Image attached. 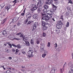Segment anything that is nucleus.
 Segmentation results:
<instances>
[{
    "label": "nucleus",
    "instance_id": "f257e3e1",
    "mask_svg": "<svg viewBox=\"0 0 73 73\" xmlns=\"http://www.w3.org/2000/svg\"><path fill=\"white\" fill-rule=\"evenodd\" d=\"M46 13L47 14L44 13V14H42V15L43 18L45 19L46 22H48L50 18H52V16L53 15V12L50 10H48L47 11Z\"/></svg>",
    "mask_w": 73,
    "mask_h": 73
},
{
    "label": "nucleus",
    "instance_id": "f03ea898",
    "mask_svg": "<svg viewBox=\"0 0 73 73\" xmlns=\"http://www.w3.org/2000/svg\"><path fill=\"white\" fill-rule=\"evenodd\" d=\"M38 2L37 3V5H32V8L31 9L32 11H35V10H36L38 8V5L42 4L43 3H44V1H41V0H38Z\"/></svg>",
    "mask_w": 73,
    "mask_h": 73
},
{
    "label": "nucleus",
    "instance_id": "7ed1b4c3",
    "mask_svg": "<svg viewBox=\"0 0 73 73\" xmlns=\"http://www.w3.org/2000/svg\"><path fill=\"white\" fill-rule=\"evenodd\" d=\"M33 52H34V51L33 50H29L26 54V55L29 58H31V57H33Z\"/></svg>",
    "mask_w": 73,
    "mask_h": 73
},
{
    "label": "nucleus",
    "instance_id": "20e7f679",
    "mask_svg": "<svg viewBox=\"0 0 73 73\" xmlns=\"http://www.w3.org/2000/svg\"><path fill=\"white\" fill-rule=\"evenodd\" d=\"M68 65L70 67V68L71 70V71H69L68 73H73V64H72V62H70Z\"/></svg>",
    "mask_w": 73,
    "mask_h": 73
},
{
    "label": "nucleus",
    "instance_id": "39448f33",
    "mask_svg": "<svg viewBox=\"0 0 73 73\" xmlns=\"http://www.w3.org/2000/svg\"><path fill=\"white\" fill-rule=\"evenodd\" d=\"M44 20L45 21V19L44 18H43V17L42 18V26H45V25H48V27H49V26H50V24L44 22Z\"/></svg>",
    "mask_w": 73,
    "mask_h": 73
},
{
    "label": "nucleus",
    "instance_id": "423d86ee",
    "mask_svg": "<svg viewBox=\"0 0 73 73\" xmlns=\"http://www.w3.org/2000/svg\"><path fill=\"white\" fill-rule=\"evenodd\" d=\"M66 64V62H65L64 64V65H63V67L62 68L60 69V71L61 73H62L63 72H64V69H65V68H64V67L65 66V65Z\"/></svg>",
    "mask_w": 73,
    "mask_h": 73
},
{
    "label": "nucleus",
    "instance_id": "0eeeda50",
    "mask_svg": "<svg viewBox=\"0 0 73 73\" xmlns=\"http://www.w3.org/2000/svg\"><path fill=\"white\" fill-rule=\"evenodd\" d=\"M38 24H37V22H35V23L33 25V31H34L36 28V27H37V25Z\"/></svg>",
    "mask_w": 73,
    "mask_h": 73
},
{
    "label": "nucleus",
    "instance_id": "6e6552de",
    "mask_svg": "<svg viewBox=\"0 0 73 73\" xmlns=\"http://www.w3.org/2000/svg\"><path fill=\"white\" fill-rule=\"evenodd\" d=\"M53 1V0H51L50 2H48V1H46L45 2V3L46 4H47V5H50V4H52V2Z\"/></svg>",
    "mask_w": 73,
    "mask_h": 73
},
{
    "label": "nucleus",
    "instance_id": "1a4fd4ad",
    "mask_svg": "<svg viewBox=\"0 0 73 73\" xmlns=\"http://www.w3.org/2000/svg\"><path fill=\"white\" fill-rule=\"evenodd\" d=\"M18 19L19 18L18 17H15L13 18L12 21L13 23H14V22H16V21H17Z\"/></svg>",
    "mask_w": 73,
    "mask_h": 73
},
{
    "label": "nucleus",
    "instance_id": "9d476101",
    "mask_svg": "<svg viewBox=\"0 0 73 73\" xmlns=\"http://www.w3.org/2000/svg\"><path fill=\"white\" fill-rule=\"evenodd\" d=\"M26 17L27 19H30L31 18V17H32L31 15L29 13V14H27Z\"/></svg>",
    "mask_w": 73,
    "mask_h": 73
},
{
    "label": "nucleus",
    "instance_id": "9b49d317",
    "mask_svg": "<svg viewBox=\"0 0 73 73\" xmlns=\"http://www.w3.org/2000/svg\"><path fill=\"white\" fill-rule=\"evenodd\" d=\"M41 45V49L42 50V51L44 50V48L45 46V44L44 43H41L40 44Z\"/></svg>",
    "mask_w": 73,
    "mask_h": 73
},
{
    "label": "nucleus",
    "instance_id": "f8f14e48",
    "mask_svg": "<svg viewBox=\"0 0 73 73\" xmlns=\"http://www.w3.org/2000/svg\"><path fill=\"white\" fill-rule=\"evenodd\" d=\"M2 35L5 36H7V31L5 30H3L2 31Z\"/></svg>",
    "mask_w": 73,
    "mask_h": 73
},
{
    "label": "nucleus",
    "instance_id": "ddd939ff",
    "mask_svg": "<svg viewBox=\"0 0 73 73\" xmlns=\"http://www.w3.org/2000/svg\"><path fill=\"white\" fill-rule=\"evenodd\" d=\"M56 27L57 29H61L62 28V25H56Z\"/></svg>",
    "mask_w": 73,
    "mask_h": 73
},
{
    "label": "nucleus",
    "instance_id": "4468645a",
    "mask_svg": "<svg viewBox=\"0 0 73 73\" xmlns=\"http://www.w3.org/2000/svg\"><path fill=\"white\" fill-rule=\"evenodd\" d=\"M41 40L40 38H38L37 39L36 41V43L37 44H40V40Z\"/></svg>",
    "mask_w": 73,
    "mask_h": 73
},
{
    "label": "nucleus",
    "instance_id": "2eb2a0df",
    "mask_svg": "<svg viewBox=\"0 0 73 73\" xmlns=\"http://www.w3.org/2000/svg\"><path fill=\"white\" fill-rule=\"evenodd\" d=\"M44 7L45 9H48V8H49V6L46 5H45L44 6Z\"/></svg>",
    "mask_w": 73,
    "mask_h": 73
},
{
    "label": "nucleus",
    "instance_id": "dca6fc26",
    "mask_svg": "<svg viewBox=\"0 0 73 73\" xmlns=\"http://www.w3.org/2000/svg\"><path fill=\"white\" fill-rule=\"evenodd\" d=\"M56 32L57 33H60V30L59 29H56Z\"/></svg>",
    "mask_w": 73,
    "mask_h": 73
},
{
    "label": "nucleus",
    "instance_id": "f3484780",
    "mask_svg": "<svg viewBox=\"0 0 73 73\" xmlns=\"http://www.w3.org/2000/svg\"><path fill=\"white\" fill-rule=\"evenodd\" d=\"M37 16H38V15L37 14H35L33 15V17L34 19H37Z\"/></svg>",
    "mask_w": 73,
    "mask_h": 73
},
{
    "label": "nucleus",
    "instance_id": "a211bd4d",
    "mask_svg": "<svg viewBox=\"0 0 73 73\" xmlns=\"http://www.w3.org/2000/svg\"><path fill=\"white\" fill-rule=\"evenodd\" d=\"M20 37H22L24 41H25V40H26V39L24 38V35H23V34H21V35L20 36Z\"/></svg>",
    "mask_w": 73,
    "mask_h": 73
},
{
    "label": "nucleus",
    "instance_id": "6ab92c4d",
    "mask_svg": "<svg viewBox=\"0 0 73 73\" xmlns=\"http://www.w3.org/2000/svg\"><path fill=\"white\" fill-rule=\"evenodd\" d=\"M25 41L26 43V45L27 46H29V42L27 41H25Z\"/></svg>",
    "mask_w": 73,
    "mask_h": 73
},
{
    "label": "nucleus",
    "instance_id": "aec40b11",
    "mask_svg": "<svg viewBox=\"0 0 73 73\" xmlns=\"http://www.w3.org/2000/svg\"><path fill=\"white\" fill-rule=\"evenodd\" d=\"M17 47L18 49H20L21 48V47L20 46L19 44H18L17 45Z\"/></svg>",
    "mask_w": 73,
    "mask_h": 73
},
{
    "label": "nucleus",
    "instance_id": "412c9836",
    "mask_svg": "<svg viewBox=\"0 0 73 73\" xmlns=\"http://www.w3.org/2000/svg\"><path fill=\"white\" fill-rule=\"evenodd\" d=\"M43 26V29L44 30V31L46 30V29H48V27H46L45 26Z\"/></svg>",
    "mask_w": 73,
    "mask_h": 73
},
{
    "label": "nucleus",
    "instance_id": "4be33fe9",
    "mask_svg": "<svg viewBox=\"0 0 73 73\" xmlns=\"http://www.w3.org/2000/svg\"><path fill=\"white\" fill-rule=\"evenodd\" d=\"M31 44H32V45H33V44H34V40H33V39H32L31 40Z\"/></svg>",
    "mask_w": 73,
    "mask_h": 73
},
{
    "label": "nucleus",
    "instance_id": "5701e85b",
    "mask_svg": "<svg viewBox=\"0 0 73 73\" xmlns=\"http://www.w3.org/2000/svg\"><path fill=\"white\" fill-rule=\"evenodd\" d=\"M10 5L8 6H7L5 7V8L8 11L9 9H10Z\"/></svg>",
    "mask_w": 73,
    "mask_h": 73
},
{
    "label": "nucleus",
    "instance_id": "b1692460",
    "mask_svg": "<svg viewBox=\"0 0 73 73\" xmlns=\"http://www.w3.org/2000/svg\"><path fill=\"white\" fill-rule=\"evenodd\" d=\"M67 9L68 11H71V8L69 7H67Z\"/></svg>",
    "mask_w": 73,
    "mask_h": 73
},
{
    "label": "nucleus",
    "instance_id": "393cba45",
    "mask_svg": "<svg viewBox=\"0 0 73 73\" xmlns=\"http://www.w3.org/2000/svg\"><path fill=\"white\" fill-rule=\"evenodd\" d=\"M28 21V19H26L24 21L25 23V24H27Z\"/></svg>",
    "mask_w": 73,
    "mask_h": 73
},
{
    "label": "nucleus",
    "instance_id": "a878e982",
    "mask_svg": "<svg viewBox=\"0 0 73 73\" xmlns=\"http://www.w3.org/2000/svg\"><path fill=\"white\" fill-rule=\"evenodd\" d=\"M50 73H55V70L54 69L52 70Z\"/></svg>",
    "mask_w": 73,
    "mask_h": 73
},
{
    "label": "nucleus",
    "instance_id": "bb28decb",
    "mask_svg": "<svg viewBox=\"0 0 73 73\" xmlns=\"http://www.w3.org/2000/svg\"><path fill=\"white\" fill-rule=\"evenodd\" d=\"M69 26V22H67L66 25V27H68Z\"/></svg>",
    "mask_w": 73,
    "mask_h": 73
},
{
    "label": "nucleus",
    "instance_id": "cd10ccee",
    "mask_svg": "<svg viewBox=\"0 0 73 73\" xmlns=\"http://www.w3.org/2000/svg\"><path fill=\"white\" fill-rule=\"evenodd\" d=\"M59 25H63V24H62V22L61 21H59Z\"/></svg>",
    "mask_w": 73,
    "mask_h": 73
},
{
    "label": "nucleus",
    "instance_id": "c85d7f7f",
    "mask_svg": "<svg viewBox=\"0 0 73 73\" xmlns=\"http://www.w3.org/2000/svg\"><path fill=\"white\" fill-rule=\"evenodd\" d=\"M46 56V54H43L42 55V57H43V58H45V57Z\"/></svg>",
    "mask_w": 73,
    "mask_h": 73
},
{
    "label": "nucleus",
    "instance_id": "c756f323",
    "mask_svg": "<svg viewBox=\"0 0 73 73\" xmlns=\"http://www.w3.org/2000/svg\"><path fill=\"white\" fill-rule=\"evenodd\" d=\"M69 3H70L71 4H72L73 3L72 2V1L71 0H69V2L68 3V4H69Z\"/></svg>",
    "mask_w": 73,
    "mask_h": 73
},
{
    "label": "nucleus",
    "instance_id": "7c9ffc66",
    "mask_svg": "<svg viewBox=\"0 0 73 73\" xmlns=\"http://www.w3.org/2000/svg\"><path fill=\"white\" fill-rule=\"evenodd\" d=\"M44 54L46 55L47 54H48V51H47L45 50Z\"/></svg>",
    "mask_w": 73,
    "mask_h": 73
},
{
    "label": "nucleus",
    "instance_id": "2f4dec72",
    "mask_svg": "<svg viewBox=\"0 0 73 73\" xmlns=\"http://www.w3.org/2000/svg\"><path fill=\"white\" fill-rule=\"evenodd\" d=\"M57 9V7H54L53 8V9L55 11V10H56Z\"/></svg>",
    "mask_w": 73,
    "mask_h": 73
},
{
    "label": "nucleus",
    "instance_id": "473e14b6",
    "mask_svg": "<svg viewBox=\"0 0 73 73\" xmlns=\"http://www.w3.org/2000/svg\"><path fill=\"white\" fill-rule=\"evenodd\" d=\"M21 34V32L19 33L16 34V36H20Z\"/></svg>",
    "mask_w": 73,
    "mask_h": 73
},
{
    "label": "nucleus",
    "instance_id": "72a5a7b5",
    "mask_svg": "<svg viewBox=\"0 0 73 73\" xmlns=\"http://www.w3.org/2000/svg\"><path fill=\"white\" fill-rule=\"evenodd\" d=\"M42 35H43V37H45V36H46V33L43 32L42 33Z\"/></svg>",
    "mask_w": 73,
    "mask_h": 73
},
{
    "label": "nucleus",
    "instance_id": "f704fd0d",
    "mask_svg": "<svg viewBox=\"0 0 73 73\" xmlns=\"http://www.w3.org/2000/svg\"><path fill=\"white\" fill-rule=\"evenodd\" d=\"M12 46H13L15 47V48H16L17 47V45L15 44H12Z\"/></svg>",
    "mask_w": 73,
    "mask_h": 73
},
{
    "label": "nucleus",
    "instance_id": "c9c22d12",
    "mask_svg": "<svg viewBox=\"0 0 73 73\" xmlns=\"http://www.w3.org/2000/svg\"><path fill=\"white\" fill-rule=\"evenodd\" d=\"M6 52H7V53H9V50L8 49H6L5 50Z\"/></svg>",
    "mask_w": 73,
    "mask_h": 73
},
{
    "label": "nucleus",
    "instance_id": "e433bc0d",
    "mask_svg": "<svg viewBox=\"0 0 73 73\" xmlns=\"http://www.w3.org/2000/svg\"><path fill=\"white\" fill-rule=\"evenodd\" d=\"M50 45V42H48L47 46L48 47H49Z\"/></svg>",
    "mask_w": 73,
    "mask_h": 73
},
{
    "label": "nucleus",
    "instance_id": "4c0bfd02",
    "mask_svg": "<svg viewBox=\"0 0 73 73\" xmlns=\"http://www.w3.org/2000/svg\"><path fill=\"white\" fill-rule=\"evenodd\" d=\"M17 0H15L14 1H13V3H15L14 4H16V3H17V1H17Z\"/></svg>",
    "mask_w": 73,
    "mask_h": 73
},
{
    "label": "nucleus",
    "instance_id": "58836bf2",
    "mask_svg": "<svg viewBox=\"0 0 73 73\" xmlns=\"http://www.w3.org/2000/svg\"><path fill=\"white\" fill-rule=\"evenodd\" d=\"M19 51V50L18 49H17L16 50V51H15V54H17V52Z\"/></svg>",
    "mask_w": 73,
    "mask_h": 73
},
{
    "label": "nucleus",
    "instance_id": "ea45409f",
    "mask_svg": "<svg viewBox=\"0 0 73 73\" xmlns=\"http://www.w3.org/2000/svg\"><path fill=\"white\" fill-rule=\"evenodd\" d=\"M43 12H44V13H46V9H44L43 10Z\"/></svg>",
    "mask_w": 73,
    "mask_h": 73
},
{
    "label": "nucleus",
    "instance_id": "a19ab883",
    "mask_svg": "<svg viewBox=\"0 0 73 73\" xmlns=\"http://www.w3.org/2000/svg\"><path fill=\"white\" fill-rule=\"evenodd\" d=\"M31 23V21H29L27 23V25H29Z\"/></svg>",
    "mask_w": 73,
    "mask_h": 73
},
{
    "label": "nucleus",
    "instance_id": "79ce46f5",
    "mask_svg": "<svg viewBox=\"0 0 73 73\" xmlns=\"http://www.w3.org/2000/svg\"><path fill=\"white\" fill-rule=\"evenodd\" d=\"M54 45L55 46V48L56 49V48H57V43H55L54 44Z\"/></svg>",
    "mask_w": 73,
    "mask_h": 73
},
{
    "label": "nucleus",
    "instance_id": "37998d69",
    "mask_svg": "<svg viewBox=\"0 0 73 73\" xmlns=\"http://www.w3.org/2000/svg\"><path fill=\"white\" fill-rule=\"evenodd\" d=\"M7 73H11V71L9 70H7L6 71Z\"/></svg>",
    "mask_w": 73,
    "mask_h": 73
},
{
    "label": "nucleus",
    "instance_id": "c03bdc74",
    "mask_svg": "<svg viewBox=\"0 0 73 73\" xmlns=\"http://www.w3.org/2000/svg\"><path fill=\"white\" fill-rule=\"evenodd\" d=\"M8 45L9 46H10V48H12V44H9Z\"/></svg>",
    "mask_w": 73,
    "mask_h": 73
},
{
    "label": "nucleus",
    "instance_id": "a18cd8bd",
    "mask_svg": "<svg viewBox=\"0 0 73 73\" xmlns=\"http://www.w3.org/2000/svg\"><path fill=\"white\" fill-rule=\"evenodd\" d=\"M12 52H15V49H13L12 50Z\"/></svg>",
    "mask_w": 73,
    "mask_h": 73
},
{
    "label": "nucleus",
    "instance_id": "49530a36",
    "mask_svg": "<svg viewBox=\"0 0 73 73\" xmlns=\"http://www.w3.org/2000/svg\"><path fill=\"white\" fill-rule=\"evenodd\" d=\"M21 71H22V72H24V73H25V70H24L23 69H22L21 70Z\"/></svg>",
    "mask_w": 73,
    "mask_h": 73
},
{
    "label": "nucleus",
    "instance_id": "de8ad7c7",
    "mask_svg": "<svg viewBox=\"0 0 73 73\" xmlns=\"http://www.w3.org/2000/svg\"><path fill=\"white\" fill-rule=\"evenodd\" d=\"M14 39H15L16 40H20V39H19L18 38H14Z\"/></svg>",
    "mask_w": 73,
    "mask_h": 73
},
{
    "label": "nucleus",
    "instance_id": "09e8293b",
    "mask_svg": "<svg viewBox=\"0 0 73 73\" xmlns=\"http://www.w3.org/2000/svg\"><path fill=\"white\" fill-rule=\"evenodd\" d=\"M17 25L18 26H20V23H17Z\"/></svg>",
    "mask_w": 73,
    "mask_h": 73
},
{
    "label": "nucleus",
    "instance_id": "8fccbe9b",
    "mask_svg": "<svg viewBox=\"0 0 73 73\" xmlns=\"http://www.w3.org/2000/svg\"><path fill=\"white\" fill-rule=\"evenodd\" d=\"M24 14H25V13H21V15H22V16H24Z\"/></svg>",
    "mask_w": 73,
    "mask_h": 73
},
{
    "label": "nucleus",
    "instance_id": "3c124183",
    "mask_svg": "<svg viewBox=\"0 0 73 73\" xmlns=\"http://www.w3.org/2000/svg\"><path fill=\"white\" fill-rule=\"evenodd\" d=\"M52 20L53 21H55V20H54V18L52 19Z\"/></svg>",
    "mask_w": 73,
    "mask_h": 73
},
{
    "label": "nucleus",
    "instance_id": "603ef678",
    "mask_svg": "<svg viewBox=\"0 0 73 73\" xmlns=\"http://www.w3.org/2000/svg\"><path fill=\"white\" fill-rule=\"evenodd\" d=\"M22 53L23 54H25V51H23Z\"/></svg>",
    "mask_w": 73,
    "mask_h": 73
},
{
    "label": "nucleus",
    "instance_id": "864d4df0",
    "mask_svg": "<svg viewBox=\"0 0 73 73\" xmlns=\"http://www.w3.org/2000/svg\"><path fill=\"white\" fill-rule=\"evenodd\" d=\"M9 60H12V57H9Z\"/></svg>",
    "mask_w": 73,
    "mask_h": 73
},
{
    "label": "nucleus",
    "instance_id": "5fc2aeb1",
    "mask_svg": "<svg viewBox=\"0 0 73 73\" xmlns=\"http://www.w3.org/2000/svg\"><path fill=\"white\" fill-rule=\"evenodd\" d=\"M8 69H11V67H8L7 68Z\"/></svg>",
    "mask_w": 73,
    "mask_h": 73
},
{
    "label": "nucleus",
    "instance_id": "6e6d98bb",
    "mask_svg": "<svg viewBox=\"0 0 73 73\" xmlns=\"http://www.w3.org/2000/svg\"><path fill=\"white\" fill-rule=\"evenodd\" d=\"M46 0V1H47V2H49V1H50V0Z\"/></svg>",
    "mask_w": 73,
    "mask_h": 73
},
{
    "label": "nucleus",
    "instance_id": "4d7b16f0",
    "mask_svg": "<svg viewBox=\"0 0 73 73\" xmlns=\"http://www.w3.org/2000/svg\"><path fill=\"white\" fill-rule=\"evenodd\" d=\"M22 68H25V66H23L22 67Z\"/></svg>",
    "mask_w": 73,
    "mask_h": 73
},
{
    "label": "nucleus",
    "instance_id": "13d9d810",
    "mask_svg": "<svg viewBox=\"0 0 73 73\" xmlns=\"http://www.w3.org/2000/svg\"><path fill=\"white\" fill-rule=\"evenodd\" d=\"M72 59H73V53H72Z\"/></svg>",
    "mask_w": 73,
    "mask_h": 73
},
{
    "label": "nucleus",
    "instance_id": "bf43d9fd",
    "mask_svg": "<svg viewBox=\"0 0 73 73\" xmlns=\"http://www.w3.org/2000/svg\"><path fill=\"white\" fill-rule=\"evenodd\" d=\"M0 17H1V16H2V14H0Z\"/></svg>",
    "mask_w": 73,
    "mask_h": 73
},
{
    "label": "nucleus",
    "instance_id": "052dcab7",
    "mask_svg": "<svg viewBox=\"0 0 73 73\" xmlns=\"http://www.w3.org/2000/svg\"><path fill=\"white\" fill-rule=\"evenodd\" d=\"M4 45H5V46H7V44H6V43H4Z\"/></svg>",
    "mask_w": 73,
    "mask_h": 73
},
{
    "label": "nucleus",
    "instance_id": "680f3d73",
    "mask_svg": "<svg viewBox=\"0 0 73 73\" xmlns=\"http://www.w3.org/2000/svg\"><path fill=\"white\" fill-rule=\"evenodd\" d=\"M52 5L53 7H56V6H54V5H53V4H52Z\"/></svg>",
    "mask_w": 73,
    "mask_h": 73
},
{
    "label": "nucleus",
    "instance_id": "e2e57ef3",
    "mask_svg": "<svg viewBox=\"0 0 73 73\" xmlns=\"http://www.w3.org/2000/svg\"><path fill=\"white\" fill-rule=\"evenodd\" d=\"M25 10H24L23 11V13H25Z\"/></svg>",
    "mask_w": 73,
    "mask_h": 73
},
{
    "label": "nucleus",
    "instance_id": "0e129e2a",
    "mask_svg": "<svg viewBox=\"0 0 73 73\" xmlns=\"http://www.w3.org/2000/svg\"><path fill=\"white\" fill-rule=\"evenodd\" d=\"M3 69H4V70H5V68H3Z\"/></svg>",
    "mask_w": 73,
    "mask_h": 73
},
{
    "label": "nucleus",
    "instance_id": "69168bd1",
    "mask_svg": "<svg viewBox=\"0 0 73 73\" xmlns=\"http://www.w3.org/2000/svg\"><path fill=\"white\" fill-rule=\"evenodd\" d=\"M57 0H54V1H57Z\"/></svg>",
    "mask_w": 73,
    "mask_h": 73
},
{
    "label": "nucleus",
    "instance_id": "338daca9",
    "mask_svg": "<svg viewBox=\"0 0 73 73\" xmlns=\"http://www.w3.org/2000/svg\"><path fill=\"white\" fill-rule=\"evenodd\" d=\"M2 67H3V68H4V66H2Z\"/></svg>",
    "mask_w": 73,
    "mask_h": 73
},
{
    "label": "nucleus",
    "instance_id": "774afa93",
    "mask_svg": "<svg viewBox=\"0 0 73 73\" xmlns=\"http://www.w3.org/2000/svg\"><path fill=\"white\" fill-rule=\"evenodd\" d=\"M15 5V3H14V5H13V6H14V5Z\"/></svg>",
    "mask_w": 73,
    "mask_h": 73
}]
</instances>
